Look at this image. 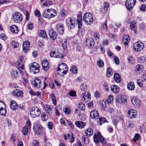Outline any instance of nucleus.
<instances>
[{
	"instance_id": "1",
	"label": "nucleus",
	"mask_w": 146,
	"mask_h": 146,
	"mask_svg": "<svg viewBox=\"0 0 146 146\" xmlns=\"http://www.w3.org/2000/svg\"><path fill=\"white\" fill-rule=\"evenodd\" d=\"M50 56L51 57L62 58L64 55L62 50L60 48L55 47L53 48L50 52Z\"/></svg>"
},
{
	"instance_id": "2",
	"label": "nucleus",
	"mask_w": 146,
	"mask_h": 146,
	"mask_svg": "<svg viewBox=\"0 0 146 146\" xmlns=\"http://www.w3.org/2000/svg\"><path fill=\"white\" fill-rule=\"evenodd\" d=\"M78 19L77 20L74 17L68 18L66 19V23L68 24L74 23L78 24V28H80L82 25V16L80 14H79L77 16Z\"/></svg>"
},
{
	"instance_id": "3",
	"label": "nucleus",
	"mask_w": 146,
	"mask_h": 146,
	"mask_svg": "<svg viewBox=\"0 0 146 146\" xmlns=\"http://www.w3.org/2000/svg\"><path fill=\"white\" fill-rule=\"evenodd\" d=\"M56 14V11L53 9H48L44 11L42 14L43 16L46 18H50L54 17Z\"/></svg>"
},
{
	"instance_id": "4",
	"label": "nucleus",
	"mask_w": 146,
	"mask_h": 146,
	"mask_svg": "<svg viewBox=\"0 0 146 146\" xmlns=\"http://www.w3.org/2000/svg\"><path fill=\"white\" fill-rule=\"evenodd\" d=\"M83 21L87 25H90L93 21V18L92 15L90 13H85L83 17Z\"/></svg>"
},
{
	"instance_id": "5",
	"label": "nucleus",
	"mask_w": 146,
	"mask_h": 146,
	"mask_svg": "<svg viewBox=\"0 0 146 146\" xmlns=\"http://www.w3.org/2000/svg\"><path fill=\"white\" fill-rule=\"evenodd\" d=\"M41 113L40 109L37 106H34L31 109L30 115L33 118L38 117Z\"/></svg>"
},
{
	"instance_id": "6",
	"label": "nucleus",
	"mask_w": 146,
	"mask_h": 146,
	"mask_svg": "<svg viewBox=\"0 0 146 146\" xmlns=\"http://www.w3.org/2000/svg\"><path fill=\"white\" fill-rule=\"evenodd\" d=\"M30 71L33 73L36 74L39 71V64L35 62H33L29 65Z\"/></svg>"
},
{
	"instance_id": "7",
	"label": "nucleus",
	"mask_w": 146,
	"mask_h": 146,
	"mask_svg": "<svg viewBox=\"0 0 146 146\" xmlns=\"http://www.w3.org/2000/svg\"><path fill=\"white\" fill-rule=\"evenodd\" d=\"M94 142L96 143H98L100 141L103 143L105 142L104 138L103 137L101 133L99 131L98 132L97 134H94Z\"/></svg>"
},
{
	"instance_id": "8",
	"label": "nucleus",
	"mask_w": 146,
	"mask_h": 146,
	"mask_svg": "<svg viewBox=\"0 0 146 146\" xmlns=\"http://www.w3.org/2000/svg\"><path fill=\"white\" fill-rule=\"evenodd\" d=\"M133 46L134 50L137 52L141 51L144 47L143 43L140 41L135 42L133 44Z\"/></svg>"
},
{
	"instance_id": "9",
	"label": "nucleus",
	"mask_w": 146,
	"mask_h": 146,
	"mask_svg": "<svg viewBox=\"0 0 146 146\" xmlns=\"http://www.w3.org/2000/svg\"><path fill=\"white\" fill-rule=\"evenodd\" d=\"M57 71H63L61 72L64 74H66L68 70L67 65L64 63H62L59 65Z\"/></svg>"
},
{
	"instance_id": "10",
	"label": "nucleus",
	"mask_w": 146,
	"mask_h": 146,
	"mask_svg": "<svg viewBox=\"0 0 146 146\" xmlns=\"http://www.w3.org/2000/svg\"><path fill=\"white\" fill-rule=\"evenodd\" d=\"M85 45L89 48H92L94 46L95 42L94 39L91 37L87 38L85 40Z\"/></svg>"
},
{
	"instance_id": "11",
	"label": "nucleus",
	"mask_w": 146,
	"mask_h": 146,
	"mask_svg": "<svg viewBox=\"0 0 146 146\" xmlns=\"http://www.w3.org/2000/svg\"><path fill=\"white\" fill-rule=\"evenodd\" d=\"M13 18L14 21L16 23H19L22 19L21 15L19 12H16L13 15Z\"/></svg>"
},
{
	"instance_id": "12",
	"label": "nucleus",
	"mask_w": 146,
	"mask_h": 146,
	"mask_svg": "<svg viewBox=\"0 0 146 146\" xmlns=\"http://www.w3.org/2000/svg\"><path fill=\"white\" fill-rule=\"evenodd\" d=\"M136 0H126L125 5L128 10H131L134 6Z\"/></svg>"
},
{
	"instance_id": "13",
	"label": "nucleus",
	"mask_w": 146,
	"mask_h": 146,
	"mask_svg": "<svg viewBox=\"0 0 146 146\" xmlns=\"http://www.w3.org/2000/svg\"><path fill=\"white\" fill-rule=\"evenodd\" d=\"M55 28L56 32L60 35L63 34L64 32V27L63 24L60 23L56 24Z\"/></svg>"
},
{
	"instance_id": "14",
	"label": "nucleus",
	"mask_w": 146,
	"mask_h": 146,
	"mask_svg": "<svg viewBox=\"0 0 146 146\" xmlns=\"http://www.w3.org/2000/svg\"><path fill=\"white\" fill-rule=\"evenodd\" d=\"M33 128L35 133H36L37 135L39 134L41 132L42 127L38 123H34Z\"/></svg>"
},
{
	"instance_id": "15",
	"label": "nucleus",
	"mask_w": 146,
	"mask_h": 146,
	"mask_svg": "<svg viewBox=\"0 0 146 146\" xmlns=\"http://www.w3.org/2000/svg\"><path fill=\"white\" fill-rule=\"evenodd\" d=\"M82 100L85 102L89 101L91 99V96L90 93L85 92L83 93L81 95Z\"/></svg>"
},
{
	"instance_id": "16",
	"label": "nucleus",
	"mask_w": 146,
	"mask_h": 146,
	"mask_svg": "<svg viewBox=\"0 0 146 146\" xmlns=\"http://www.w3.org/2000/svg\"><path fill=\"white\" fill-rule=\"evenodd\" d=\"M131 101L134 106H136L138 107L141 106V103L140 100L137 97H133L131 100Z\"/></svg>"
},
{
	"instance_id": "17",
	"label": "nucleus",
	"mask_w": 146,
	"mask_h": 146,
	"mask_svg": "<svg viewBox=\"0 0 146 146\" xmlns=\"http://www.w3.org/2000/svg\"><path fill=\"white\" fill-rule=\"evenodd\" d=\"M12 95L15 97L21 98L23 96V92L18 89L14 90L12 92Z\"/></svg>"
},
{
	"instance_id": "18",
	"label": "nucleus",
	"mask_w": 146,
	"mask_h": 146,
	"mask_svg": "<svg viewBox=\"0 0 146 146\" xmlns=\"http://www.w3.org/2000/svg\"><path fill=\"white\" fill-rule=\"evenodd\" d=\"M127 114L130 118H134L137 115V111L135 110L131 109L128 110Z\"/></svg>"
},
{
	"instance_id": "19",
	"label": "nucleus",
	"mask_w": 146,
	"mask_h": 146,
	"mask_svg": "<svg viewBox=\"0 0 146 146\" xmlns=\"http://www.w3.org/2000/svg\"><path fill=\"white\" fill-rule=\"evenodd\" d=\"M40 80L37 78H35L31 81L32 86L35 87L39 88L40 86Z\"/></svg>"
},
{
	"instance_id": "20",
	"label": "nucleus",
	"mask_w": 146,
	"mask_h": 146,
	"mask_svg": "<svg viewBox=\"0 0 146 146\" xmlns=\"http://www.w3.org/2000/svg\"><path fill=\"white\" fill-rule=\"evenodd\" d=\"M42 65L43 70L45 71L49 69L50 67L48 62L46 60H44L42 61Z\"/></svg>"
},
{
	"instance_id": "21",
	"label": "nucleus",
	"mask_w": 146,
	"mask_h": 146,
	"mask_svg": "<svg viewBox=\"0 0 146 146\" xmlns=\"http://www.w3.org/2000/svg\"><path fill=\"white\" fill-rule=\"evenodd\" d=\"M90 116L92 118L97 119L99 118V114L98 111L93 110L90 112Z\"/></svg>"
},
{
	"instance_id": "22",
	"label": "nucleus",
	"mask_w": 146,
	"mask_h": 146,
	"mask_svg": "<svg viewBox=\"0 0 146 146\" xmlns=\"http://www.w3.org/2000/svg\"><path fill=\"white\" fill-rule=\"evenodd\" d=\"M50 37L53 40H54L56 38L57 35L54 31L52 29H50L48 32Z\"/></svg>"
},
{
	"instance_id": "23",
	"label": "nucleus",
	"mask_w": 146,
	"mask_h": 146,
	"mask_svg": "<svg viewBox=\"0 0 146 146\" xmlns=\"http://www.w3.org/2000/svg\"><path fill=\"white\" fill-rule=\"evenodd\" d=\"M74 124L77 127L80 129L84 128L86 125L85 122L80 121H76Z\"/></svg>"
},
{
	"instance_id": "24",
	"label": "nucleus",
	"mask_w": 146,
	"mask_h": 146,
	"mask_svg": "<svg viewBox=\"0 0 146 146\" xmlns=\"http://www.w3.org/2000/svg\"><path fill=\"white\" fill-rule=\"evenodd\" d=\"M29 44V42L27 40L23 42V50L24 52H27L29 50L30 46Z\"/></svg>"
},
{
	"instance_id": "25",
	"label": "nucleus",
	"mask_w": 146,
	"mask_h": 146,
	"mask_svg": "<svg viewBox=\"0 0 146 146\" xmlns=\"http://www.w3.org/2000/svg\"><path fill=\"white\" fill-rule=\"evenodd\" d=\"M130 38L129 36L127 35H124L122 38L123 43L125 45H127L129 43Z\"/></svg>"
},
{
	"instance_id": "26",
	"label": "nucleus",
	"mask_w": 146,
	"mask_h": 146,
	"mask_svg": "<svg viewBox=\"0 0 146 146\" xmlns=\"http://www.w3.org/2000/svg\"><path fill=\"white\" fill-rule=\"evenodd\" d=\"M49 97L52 103L54 106H56L57 104V100L55 95L53 93H51L49 94Z\"/></svg>"
},
{
	"instance_id": "27",
	"label": "nucleus",
	"mask_w": 146,
	"mask_h": 146,
	"mask_svg": "<svg viewBox=\"0 0 146 146\" xmlns=\"http://www.w3.org/2000/svg\"><path fill=\"white\" fill-rule=\"evenodd\" d=\"M10 106L12 110H15L18 108L17 104L14 100L11 101L10 104Z\"/></svg>"
},
{
	"instance_id": "28",
	"label": "nucleus",
	"mask_w": 146,
	"mask_h": 146,
	"mask_svg": "<svg viewBox=\"0 0 146 146\" xmlns=\"http://www.w3.org/2000/svg\"><path fill=\"white\" fill-rule=\"evenodd\" d=\"M143 67L141 64H137L135 67V70L139 74L143 71Z\"/></svg>"
},
{
	"instance_id": "29",
	"label": "nucleus",
	"mask_w": 146,
	"mask_h": 146,
	"mask_svg": "<svg viewBox=\"0 0 146 146\" xmlns=\"http://www.w3.org/2000/svg\"><path fill=\"white\" fill-rule=\"evenodd\" d=\"M11 31L14 33H17L18 32V28L17 26L13 25L10 27Z\"/></svg>"
},
{
	"instance_id": "30",
	"label": "nucleus",
	"mask_w": 146,
	"mask_h": 146,
	"mask_svg": "<svg viewBox=\"0 0 146 146\" xmlns=\"http://www.w3.org/2000/svg\"><path fill=\"white\" fill-rule=\"evenodd\" d=\"M114 78L115 81L117 83H119L121 81L120 75L117 73H115L114 74Z\"/></svg>"
},
{
	"instance_id": "31",
	"label": "nucleus",
	"mask_w": 146,
	"mask_h": 146,
	"mask_svg": "<svg viewBox=\"0 0 146 146\" xmlns=\"http://www.w3.org/2000/svg\"><path fill=\"white\" fill-rule=\"evenodd\" d=\"M127 88L129 90H134L135 88V85L134 83L132 82H130L127 85Z\"/></svg>"
},
{
	"instance_id": "32",
	"label": "nucleus",
	"mask_w": 146,
	"mask_h": 146,
	"mask_svg": "<svg viewBox=\"0 0 146 146\" xmlns=\"http://www.w3.org/2000/svg\"><path fill=\"white\" fill-rule=\"evenodd\" d=\"M138 62L141 63H144L146 64V56H141L138 58Z\"/></svg>"
},
{
	"instance_id": "33",
	"label": "nucleus",
	"mask_w": 146,
	"mask_h": 146,
	"mask_svg": "<svg viewBox=\"0 0 146 146\" xmlns=\"http://www.w3.org/2000/svg\"><path fill=\"white\" fill-rule=\"evenodd\" d=\"M45 110L48 113L51 114L52 112V108L50 105H46L44 107Z\"/></svg>"
},
{
	"instance_id": "34",
	"label": "nucleus",
	"mask_w": 146,
	"mask_h": 146,
	"mask_svg": "<svg viewBox=\"0 0 146 146\" xmlns=\"http://www.w3.org/2000/svg\"><path fill=\"white\" fill-rule=\"evenodd\" d=\"M38 35L42 38H47L46 33L44 30H40L38 32Z\"/></svg>"
},
{
	"instance_id": "35",
	"label": "nucleus",
	"mask_w": 146,
	"mask_h": 146,
	"mask_svg": "<svg viewBox=\"0 0 146 146\" xmlns=\"http://www.w3.org/2000/svg\"><path fill=\"white\" fill-rule=\"evenodd\" d=\"M48 0H40L41 3L44 2L42 4V6L44 7H47L52 4V2L50 1H47Z\"/></svg>"
},
{
	"instance_id": "36",
	"label": "nucleus",
	"mask_w": 146,
	"mask_h": 146,
	"mask_svg": "<svg viewBox=\"0 0 146 146\" xmlns=\"http://www.w3.org/2000/svg\"><path fill=\"white\" fill-rule=\"evenodd\" d=\"M111 90L112 92L115 93H117L119 91V87L115 85H113L111 86Z\"/></svg>"
},
{
	"instance_id": "37",
	"label": "nucleus",
	"mask_w": 146,
	"mask_h": 146,
	"mask_svg": "<svg viewBox=\"0 0 146 146\" xmlns=\"http://www.w3.org/2000/svg\"><path fill=\"white\" fill-rule=\"evenodd\" d=\"M85 133L87 135L90 136L93 134V129L91 128H88L85 131Z\"/></svg>"
},
{
	"instance_id": "38",
	"label": "nucleus",
	"mask_w": 146,
	"mask_h": 146,
	"mask_svg": "<svg viewBox=\"0 0 146 146\" xmlns=\"http://www.w3.org/2000/svg\"><path fill=\"white\" fill-rule=\"evenodd\" d=\"M136 22L135 21H132L130 24V29L132 30L135 31L137 28Z\"/></svg>"
},
{
	"instance_id": "39",
	"label": "nucleus",
	"mask_w": 146,
	"mask_h": 146,
	"mask_svg": "<svg viewBox=\"0 0 146 146\" xmlns=\"http://www.w3.org/2000/svg\"><path fill=\"white\" fill-rule=\"evenodd\" d=\"M0 103H2L3 104V102L1 101H0ZM6 113V109H3L2 107H1L0 108V114L2 115L5 116Z\"/></svg>"
},
{
	"instance_id": "40",
	"label": "nucleus",
	"mask_w": 146,
	"mask_h": 146,
	"mask_svg": "<svg viewBox=\"0 0 146 146\" xmlns=\"http://www.w3.org/2000/svg\"><path fill=\"white\" fill-rule=\"evenodd\" d=\"M48 117L45 113H42L41 114V118L42 121H45L48 119Z\"/></svg>"
},
{
	"instance_id": "41",
	"label": "nucleus",
	"mask_w": 146,
	"mask_h": 146,
	"mask_svg": "<svg viewBox=\"0 0 146 146\" xmlns=\"http://www.w3.org/2000/svg\"><path fill=\"white\" fill-rule=\"evenodd\" d=\"M70 70L72 73L76 74L77 72L78 68L75 65H72L71 67Z\"/></svg>"
},
{
	"instance_id": "42",
	"label": "nucleus",
	"mask_w": 146,
	"mask_h": 146,
	"mask_svg": "<svg viewBox=\"0 0 146 146\" xmlns=\"http://www.w3.org/2000/svg\"><path fill=\"white\" fill-rule=\"evenodd\" d=\"M80 88L81 90L85 92L86 90L87 86L86 84H82L80 86Z\"/></svg>"
},
{
	"instance_id": "43",
	"label": "nucleus",
	"mask_w": 146,
	"mask_h": 146,
	"mask_svg": "<svg viewBox=\"0 0 146 146\" xmlns=\"http://www.w3.org/2000/svg\"><path fill=\"white\" fill-rule=\"evenodd\" d=\"M104 12L106 13L108 11V9L109 7V5L107 2H104Z\"/></svg>"
},
{
	"instance_id": "44",
	"label": "nucleus",
	"mask_w": 146,
	"mask_h": 146,
	"mask_svg": "<svg viewBox=\"0 0 146 146\" xmlns=\"http://www.w3.org/2000/svg\"><path fill=\"white\" fill-rule=\"evenodd\" d=\"M29 129L27 126H24L23 128L22 132L24 135L27 134Z\"/></svg>"
},
{
	"instance_id": "45",
	"label": "nucleus",
	"mask_w": 146,
	"mask_h": 146,
	"mask_svg": "<svg viewBox=\"0 0 146 146\" xmlns=\"http://www.w3.org/2000/svg\"><path fill=\"white\" fill-rule=\"evenodd\" d=\"M140 137V135L139 133H136L135 134L133 140L134 142H135L139 140Z\"/></svg>"
},
{
	"instance_id": "46",
	"label": "nucleus",
	"mask_w": 146,
	"mask_h": 146,
	"mask_svg": "<svg viewBox=\"0 0 146 146\" xmlns=\"http://www.w3.org/2000/svg\"><path fill=\"white\" fill-rule=\"evenodd\" d=\"M113 74V72L112 71L111 68L110 67H108L107 70V76L108 77H110Z\"/></svg>"
},
{
	"instance_id": "47",
	"label": "nucleus",
	"mask_w": 146,
	"mask_h": 146,
	"mask_svg": "<svg viewBox=\"0 0 146 146\" xmlns=\"http://www.w3.org/2000/svg\"><path fill=\"white\" fill-rule=\"evenodd\" d=\"M18 76V72L17 70H14L12 73V77L13 78H15Z\"/></svg>"
},
{
	"instance_id": "48",
	"label": "nucleus",
	"mask_w": 146,
	"mask_h": 146,
	"mask_svg": "<svg viewBox=\"0 0 146 146\" xmlns=\"http://www.w3.org/2000/svg\"><path fill=\"white\" fill-rule=\"evenodd\" d=\"M29 93L30 94L33 96H38L40 94V93L38 92H34L32 90H29Z\"/></svg>"
},
{
	"instance_id": "49",
	"label": "nucleus",
	"mask_w": 146,
	"mask_h": 146,
	"mask_svg": "<svg viewBox=\"0 0 146 146\" xmlns=\"http://www.w3.org/2000/svg\"><path fill=\"white\" fill-rule=\"evenodd\" d=\"M78 107L80 110H83L85 109V105L82 102H79L78 105Z\"/></svg>"
},
{
	"instance_id": "50",
	"label": "nucleus",
	"mask_w": 146,
	"mask_h": 146,
	"mask_svg": "<svg viewBox=\"0 0 146 146\" xmlns=\"http://www.w3.org/2000/svg\"><path fill=\"white\" fill-rule=\"evenodd\" d=\"M17 66L22 70H24V62L18 61L17 62Z\"/></svg>"
},
{
	"instance_id": "51",
	"label": "nucleus",
	"mask_w": 146,
	"mask_h": 146,
	"mask_svg": "<svg viewBox=\"0 0 146 146\" xmlns=\"http://www.w3.org/2000/svg\"><path fill=\"white\" fill-rule=\"evenodd\" d=\"M97 64L99 67L101 68L104 66V63L103 61L100 59H99L97 61Z\"/></svg>"
},
{
	"instance_id": "52",
	"label": "nucleus",
	"mask_w": 146,
	"mask_h": 146,
	"mask_svg": "<svg viewBox=\"0 0 146 146\" xmlns=\"http://www.w3.org/2000/svg\"><path fill=\"white\" fill-rule=\"evenodd\" d=\"M82 140L85 144L89 143V139L86 137L85 135H83L82 137Z\"/></svg>"
},
{
	"instance_id": "53",
	"label": "nucleus",
	"mask_w": 146,
	"mask_h": 146,
	"mask_svg": "<svg viewBox=\"0 0 146 146\" xmlns=\"http://www.w3.org/2000/svg\"><path fill=\"white\" fill-rule=\"evenodd\" d=\"M67 25L68 28L72 29L74 28L75 26L77 25V24H74L72 23H70L69 24H68L67 23Z\"/></svg>"
},
{
	"instance_id": "54",
	"label": "nucleus",
	"mask_w": 146,
	"mask_h": 146,
	"mask_svg": "<svg viewBox=\"0 0 146 146\" xmlns=\"http://www.w3.org/2000/svg\"><path fill=\"white\" fill-rule=\"evenodd\" d=\"M103 87L104 90L107 92L108 91L109 87L108 83H105L103 84Z\"/></svg>"
},
{
	"instance_id": "55",
	"label": "nucleus",
	"mask_w": 146,
	"mask_h": 146,
	"mask_svg": "<svg viewBox=\"0 0 146 146\" xmlns=\"http://www.w3.org/2000/svg\"><path fill=\"white\" fill-rule=\"evenodd\" d=\"M99 123L100 125H101L102 123H104L106 122L107 120L104 117H100L99 119Z\"/></svg>"
},
{
	"instance_id": "56",
	"label": "nucleus",
	"mask_w": 146,
	"mask_h": 146,
	"mask_svg": "<svg viewBox=\"0 0 146 146\" xmlns=\"http://www.w3.org/2000/svg\"><path fill=\"white\" fill-rule=\"evenodd\" d=\"M67 42L66 39L62 41V46L64 50H66L67 48Z\"/></svg>"
},
{
	"instance_id": "57",
	"label": "nucleus",
	"mask_w": 146,
	"mask_h": 146,
	"mask_svg": "<svg viewBox=\"0 0 146 146\" xmlns=\"http://www.w3.org/2000/svg\"><path fill=\"white\" fill-rule=\"evenodd\" d=\"M114 98V97L112 95H109L107 101L109 103H111Z\"/></svg>"
},
{
	"instance_id": "58",
	"label": "nucleus",
	"mask_w": 146,
	"mask_h": 146,
	"mask_svg": "<svg viewBox=\"0 0 146 146\" xmlns=\"http://www.w3.org/2000/svg\"><path fill=\"white\" fill-rule=\"evenodd\" d=\"M68 94L70 96H76V93L73 90H71L68 93Z\"/></svg>"
},
{
	"instance_id": "59",
	"label": "nucleus",
	"mask_w": 146,
	"mask_h": 146,
	"mask_svg": "<svg viewBox=\"0 0 146 146\" xmlns=\"http://www.w3.org/2000/svg\"><path fill=\"white\" fill-rule=\"evenodd\" d=\"M114 60L116 64H119V59L117 57L113 56Z\"/></svg>"
},
{
	"instance_id": "60",
	"label": "nucleus",
	"mask_w": 146,
	"mask_h": 146,
	"mask_svg": "<svg viewBox=\"0 0 146 146\" xmlns=\"http://www.w3.org/2000/svg\"><path fill=\"white\" fill-rule=\"evenodd\" d=\"M140 9L141 11L145 12L146 9V5L145 4H142L140 7Z\"/></svg>"
},
{
	"instance_id": "61",
	"label": "nucleus",
	"mask_w": 146,
	"mask_h": 146,
	"mask_svg": "<svg viewBox=\"0 0 146 146\" xmlns=\"http://www.w3.org/2000/svg\"><path fill=\"white\" fill-rule=\"evenodd\" d=\"M33 26V24L31 23H29L27 25V28L30 30L32 29Z\"/></svg>"
},
{
	"instance_id": "62",
	"label": "nucleus",
	"mask_w": 146,
	"mask_h": 146,
	"mask_svg": "<svg viewBox=\"0 0 146 146\" xmlns=\"http://www.w3.org/2000/svg\"><path fill=\"white\" fill-rule=\"evenodd\" d=\"M11 44L13 47L15 48H17L19 46V44L18 42H15L13 41Z\"/></svg>"
},
{
	"instance_id": "63",
	"label": "nucleus",
	"mask_w": 146,
	"mask_h": 146,
	"mask_svg": "<svg viewBox=\"0 0 146 146\" xmlns=\"http://www.w3.org/2000/svg\"><path fill=\"white\" fill-rule=\"evenodd\" d=\"M122 96L121 95H118L115 98L116 102L119 103H121V99Z\"/></svg>"
},
{
	"instance_id": "64",
	"label": "nucleus",
	"mask_w": 146,
	"mask_h": 146,
	"mask_svg": "<svg viewBox=\"0 0 146 146\" xmlns=\"http://www.w3.org/2000/svg\"><path fill=\"white\" fill-rule=\"evenodd\" d=\"M60 14L62 17H64L66 14L65 10L64 9H62L60 11Z\"/></svg>"
}]
</instances>
